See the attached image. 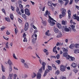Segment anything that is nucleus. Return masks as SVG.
<instances>
[{
	"label": "nucleus",
	"instance_id": "nucleus-1",
	"mask_svg": "<svg viewBox=\"0 0 79 79\" xmlns=\"http://www.w3.org/2000/svg\"><path fill=\"white\" fill-rule=\"evenodd\" d=\"M47 15H48L49 19L48 20V23H50V26H53L55 24V22H56V21L54 20L50 16V15H51L50 12L48 11V10H47L46 11L45 13L44 14V16L45 17L47 18Z\"/></svg>",
	"mask_w": 79,
	"mask_h": 79
},
{
	"label": "nucleus",
	"instance_id": "nucleus-2",
	"mask_svg": "<svg viewBox=\"0 0 79 79\" xmlns=\"http://www.w3.org/2000/svg\"><path fill=\"white\" fill-rule=\"evenodd\" d=\"M62 12L61 13L62 15H60L59 16V18L60 19H61L62 18V17H64L65 15H66V9H64V8H62L61 9Z\"/></svg>",
	"mask_w": 79,
	"mask_h": 79
},
{
	"label": "nucleus",
	"instance_id": "nucleus-3",
	"mask_svg": "<svg viewBox=\"0 0 79 79\" xmlns=\"http://www.w3.org/2000/svg\"><path fill=\"white\" fill-rule=\"evenodd\" d=\"M25 14L27 16H29L31 14L30 13V11H29V10L27 9H26L25 10Z\"/></svg>",
	"mask_w": 79,
	"mask_h": 79
},
{
	"label": "nucleus",
	"instance_id": "nucleus-4",
	"mask_svg": "<svg viewBox=\"0 0 79 79\" xmlns=\"http://www.w3.org/2000/svg\"><path fill=\"white\" fill-rule=\"evenodd\" d=\"M28 29H29V23L27 22L25 25L24 30L25 31H26L28 30Z\"/></svg>",
	"mask_w": 79,
	"mask_h": 79
},
{
	"label": "nucleus",
	"instance_id": "nucleus-5",
	"mask_svg": "<svg viewBox=\"0 0 79 79\" xmlns=\"http://www.w3.org/2000/svg\"><path fill=\"white\" fill-rule=\"evenodd\" d=\"M63 56L66 57V59L69 60V55H68V53L65 52L63 53Z\"/></svg>",
	"mask_w": 79,
	"mask_h": 79
},
{
	"label": "nucleus",
	"instance_id": "nucleus-6",
	"mask_svg": "<svg viewBox=\"0 0 79 79\" xmlns=\"http://www.w3.org/2000/svg\"><path fill=\"white\" fill-rule=\"evenodd\" d=\"M66 70V67L65 66L63 65H61L60 66V71L62 72H64Z\"/></svg>",
	"mask_w": 79,
	"mask_h": 79
},
{
	"label": "nucleus",
	"instance_id": "nucleus-7",
	"mask_svg": "<svg viewBox=\"0 0 79 79\" xmlns=\"http://www.w3.org/2000/svg\"><path fill=\"white\" fill-rule=\"evenodd\" d=\"M73 18L74 19H77L78 21H79V16H76V14L73 15Z\"/></svg>",
	"mask_w": 79,
	"mask_h": 79
},
{
	"label": "nucleus",
	"instance_id": "nucleus-8",
	"mask_svg": "<svg viewBox=\"0 0 79 79\" xmlns=\"http://www.w3.org/2000/svg\"><path fill=\"white\" fill-rule=\"evenodd\" d=\"M50 71V70H49L48 69H46V70L45 71L44 73V77H45V76H46L47 75V73H48Z\"/></svg>",
	"mask_w": 79,
	"mask_h": 79
},
{
	"label": "nucleus",
	"instance_id": "nucleus-9",
	"mask_svg": "<svg viewBox=\"0 0 79 79\" xmlns=\"http://www.w3.org/2000/svg\"><path fill=\"white\" fill-rule=\"evenodd\" d=\"M16 11L18 13V14H19L21 15V12H20V11H19V8L18 7H17L16 9Z\"/></svg>",
	"mask_w": 79,
	"mask_h": 79
},
{
	"label": "nucleus",
	"instance_id": "nucleus-10",
	"mask_svg": "<svg viewBox=\"0 0 79 79\" xmlns=\"http://www.w3.org/2000/svg\"><path fill=\"white\" fill-rule=\"evenodd\" d=\"M41 75L40 73H38L37 74V78L38 79H41Z\"/></svg>",
	"mask_w": 79,
	"mask_h": 79
},
{
	"label": "nucleus",
	"instance_id": "nucleus-11",
	"mask_svg": "<svg viewBox=\"0 0 79 79\" xmlns=\"http://www.w3.org/2000/svg\"><path fill=\"white\" fill-rule=\"evenodd\" d=\"M68 17L69 19L71 18V10H68Z\"/></svg>",
	"mask_w": 79,
	"mask_h": 79
},
{
	"label": "nucleus",
	"instance_id": "nucleus-12",
	"mask_svg": "<svg viewBox=\"0 0 79 79\" xmlns=\"http://www.w3.org/2000/svg\"><path fill=\"white\" fill-rule=\"evenodd\" d=\"M7 63L9 65V66H11V65H13V63L10 60V59H9L8 60V61H7Z\"/></svg>",
	"mask_w": 79,
	"mask_h": 79
},
{
	"label": "nucleus",
	"instance_id": "nucleus-13",
	"mask_svg": "<svg viewBox=\"0 0 79 79\" xmlns=\"http://www.w3.org/2000/svg\"><path fill=\"white\" fill-rule=\"evenodd\" d=\"M56 46H55L53 48V52H56V54L58 53V52L56 51Z\"/></svg>",
	"mask_w": 79,
	"mask_h": 79
},
{
	"label": "nucleus",
	"instance_id": "nucleus-14",
	"mask_svg": "<svg viewBox=\"0 0 79 79\" xmlns=\"http://www.w3.org/2000/svg\"><path fill=\"white\" fill-rule=\"evenodd\" d=\"M71 66H72V67L73 68H76L77 67V64H76V63H75L74 62H73L72 64L71 65Z\"/></svg>",
	"mask_w": 79,
	"mask_h": 79
},
{
	"label": "nucleus",
	"instance_id": "nucleus-15",
	"mask_svg": "<svg viewBox=\"0 0 79 79\" xmlns=\"http://www.w3.org/2000/svg\"><path fill=\"white\" fill-rule=\"evenodd\" d=\"M42 68L43 69V70L44 71V70H45V65H46V63H45V62H42Z\"/></svg>",
	"mask_w": 79,
	"mask_h": 79
},
{
	"label": "nucleus",
	"instance_id": "nucleus-16",
	"mask_svg": "<svg viewBox=\"0 0 79 79\" xmlns=\"http://www.w3.org/2000/svg\"><path fill=\"white\" fill-rule=\"evenodd\" d=\"M70 27L72 28L73 31H74V32H76V29L74 28H75V25H74V24H73V25H71Z\"/></svg>",
	"mask_w": 79,
	"mask_h": 79
},
{
	"label": "nucleus",
	"instance_id": "nucleus-17",
	"mask_svg": "<svg viewBox=\"0 0 79 79\" xmlns=\"http://www.w3.org/2000/svg\"><path fill=\"white\" fill-rule=\"evenodd\" d=\"M28 65H29V63H24V66L26 68H29V66Z\"/></svg>",
	"mask_w": 79,
	"mask_h": 79
},
{
	"label": "nucleus",
	"instance_id": "nucleus-18",
	"mask_svg": "<svg viewBox=\"0 0 79 79\" xmlns=\"http://www.w3.org/2000/svg\"><path fill=\"white\" fill-rule=\"evenodd\" d=\"M63 27L64 28V30L66 32H69V28H67V27H66V26H65V27L64 26H63Z\"/></svg>",
	"mask_w": 79,
	"mask_h": 79
},
{
	"label": "nucleus",
	"instance_id": "nucleus-19",
	"mask_svg": "<svg viewBox=\"0 0 79 79\" xmlns=\"http://www.w3.org/2000/svg\"><path fill=\"white\" fill-rule=\"evenodd\" d=\"M56 26L59 29H60L61 28V25L58 23H56Z\"/></svg>",
	"mask_w": 79,
	"mask_h": 79
},
{
	"label": "nucleus",
	"instance_id": "nucleus-20",
	"mask_svg": "<svg viewBox=\"0 0 79 79\" xmlns=\"http://www.w3.org/2000/svg\"><path fill=\"white\" fill-rule=\"evenodd\" d=\"M62 34H61V32H59L57 35L56 36V37L59 38V37H62Z\"/></svg>",
	"mask_w": 79,
	"mask_h": 79
},
{
	"label": "nucleus",
	"instance_id": "nucleus-21",
	"mask_svg": "<svg viewBox=\"0 0 79 79\" xmlns=\"http://www.w3.org/2000/svg\"><path fill=\"white\" fill-rule=\"evenodd\" d=\"M10 17L11 20H13V18L14 17V16H13V14H10Z\"/></svg>",
	"mask_w": 79,
	"mask_h": 79
},
{
	"label": "nucleus",
	"instance_id": "nucleus-22",
	"mask_svg": "<svg viewBox=\"0 0 79 79\" xmlns=\"http://www.w3.org/2000/svg\"><path fill=\"white\" fill-rule=\"evenodd\" d=\"M62 49H63V52H68V50L65 48H62Z\"/></svg>",
	"mask_w": 79,
	"mask_h": 79
},
{
	"label": "nucleus",
	"instance_id": "nucleus-23",
	"mask_svg": "<svg viewBox=\"0 0 79 79\" xmlns=\"http://www.w3.org/2000/svg\"><path fill=\"white\" fill-rule=\"evenodd\" d=\"M36 76H37V74L35 73L34 72H33V74L32 75V78H34Z\"/></svg>",
	"mask_w": 79,
	"mask_h": 79
},
{
	"label": "nucleus",
	"instance_id": "nucleus-24",
	"mask_svg": "<svg viewBox=\"0 0 79 79\" xmlns=\"http://www.w3.org/2000/svg\"><path fill=\"white\" fill-rule=\"evenodd\" d=\"M37 40V38H36L35 39V38H33L32 40V43L33 44H35V40Z\"/></svg>",
	"mask_w": 79,
	"mask_h": 79
},
{
	"label": "nucleus",
	"instance_id": "nucleus-25",
	"mask_svg": "<svg viewBox=\"0 0 79 79\" xmlns=\"http://www.w3.org/2000/svg\"><path fill=\"white\" fill-rule=\"evenodd\" d=\"M64 1H65V3L64 4L65 6H66L68 3H69V0H63Z\"/></svg>",
	"mask_w": 79,
	"mask_h": 79
},
{
	"label": "nucleus",
	"instance_id": "nucleus-26",
	"mask_svg": "<svg viewBox=\"0 0 79 79\" xmlns=\"http://www.w3.org/2000/svg\"><path fill=\"white\" fill-rule=\"evenodd\" d=\"M50 31L48 30L45 33V35H47V36H50L51 35L50 34L48 33V32H49Z\"/></svg>",
	"mask_w": 79,
	"mask_h": 79
},
{
	"label": "nucleus",
	"instance_id": "nucleus-27",
	"mask_svg": "<svg viewBox=\"0 0 79 79\" xmlns=\"http://www.w3.org/2000/svg\"><path fill=\"white\" fill-rule=\"evenodd\" d=\"M69 58H70V60H71L72 61H74L75 60V58L74 57L70 56H69Z\"/></svg>",
	"mask_w": 79,
	"mask_h": 79
},
{
	"label": "nucleus",
	"instance_id": "nucleus-28",
	"mask_svg": "<svg viewBox=\"0 0 79 79\" xmlns=\"http://www.w3.org/2000/svg\"><path fill=\"white\" fill-rule=\"evenodd\" d=\"M12 71V67H11V66H9V72L11 73Z\"/></svg>",
	"mask_w": 79,
	"mask_h": 79
},
{
	"label": "nucleus",
	"instance_id": "nucleus-29",
	"mask_svg": "<svg viewBox=\"0 0 79 79\" xmlns=\"http://www.w3.org/2000/svg\"><path fill=\"white\" fill-rule=\"evenodd\" d=\"M42 23L43 25V26H45L47 25V22H46V21H42Z\"/></svg>",
	"mask_w": 79,
	"mask_h": 79
},
{
	"label": "nucleus",
	"instance_id": "nucleus-30",
	"mask_svg": "<svg viewBox=\"0 0 79 79\" xmlns=\"http://www.w3.org/2000/svg\"><path fill=\"white\" fill-rule=\"evenodd\" d=\"M5 45V48H9V46H8V42H7L6 43Z\"/></svg>",
	"mask_w": 79,
	"mask_h": 79
},
{
	"label": "nucleus",
	"instance_id": "nucleus-31",
	"mask_svg": "<svg viewBox=\"0 0 79 79\" xmlns=\"http://www.w3.org/2000/svg\"><path fill=\"white\" fill-rule=\"evenodd\" d=\"M54 31L56 33H57L59 32V30L56 28H55L54 29Z\"/></svg>",
	"mask_w": 79,
	"mask_h": 79
},
{
	"label": "nucleus",
	"instance_id": "nucleus-32",
	"mask_svg": "<svg viewBox=\"0 0 79 79\" xmlns=\"http://www.w3.org/2000/svg\"><path fill=\"white\" fill-rule=\"evenodd\" d=\"M5 19L6 20V21H7V22H9V23H10V19L9 18L6 17L5 18Z\"/></svg>",
	"mask_w": 79,
	"mask_h": 79
},
{
	"label": "nucleus",
	"instance_id": "nucleus-33",
	"mask_svg": "<svg viewBox=\"0 0 79 79\" xmlns=\"http://www.w3.org/2000/svg\"><path fill=\"white\" fill-rule=\"evenodd\" d=\"M2 69L3 72H5V67H4V66H3V65L2 64Z\"/></svg>",
	"mask_w": 79,
	"mask_h": 79
},
{
	"label": "nucleus",
	"instance_id": "nucleus-34",
	"mask_svg": "<svg viewBox=\"0 0 79 79\" xmlns=\"http://www.w3.org/2000/svg\"><path fill=\"white\" fill-rule=\"evenodd\" d=\"M9 78H10V79H12V78L13 77V74H10L9 75Z\"/></svg>",
	"mask_w": 79,
	"mask_h": 79
},
{
	"label": "nucleus",
	"instance_id": "nucleus-35",
	"mask_svg": "<svg viewBox=\"0 0 79 79\" xmlns=\"http://www.w3.org/2000/svg\"><path fill=\"white\" fill-rule=\"evenodd\" d=\"M13 56L14 58V59H15L16 60H18V58H17L16 57V56L15 55V53L13 54Z\"/></svg>",
	"mask_w": 79,
	"mask_h": 79
},
{
	"label": "nucleus",
	"instance_id": "nucleus-36",
	"mask_svg": "<svg viewBox=\"0 0 79 79\" xmlns=\"http://www.w3.org/2000/svg\"><path fill=\"white\" fill-rule=\"evenodd\" d=\"M48 69H49V70L50 71H52V66L48 65Z\"/></svg>",
	"mask_w": 79,
	"mask_h": 79
},
{
	"label": "nucleus",
	"instance_id": "nucleus-37",
	"mask_svg": "<svg viewBox=\"0 0 79 79\" xmlns=\"http://www.w3.org/2000/svg\"><path fill=\"white\" fill-rule=\"evenodd\" d=\"M19 7L21 10V9H23V6L22 5H21V4H19Z\"/></svg>",
	"mask_w": 79,
	"mask_h": 79
},
{
	"label": "nucleus",
	"instance_id": "nucleus-38",
	"mask_svg": "<svg viewBox=\"0 0 79 79\" xmlns=\"http://www.w3.org/2000/svg\"><path fill=\"white\" fill-rule=\"evenodd\" d=\"M42 73V68L41 67L40 69L39 70V73H40H40Z\"/></svg>",
	"mask_w": 79,
	"mask_h": 79
},
{
	"label": "nucleus",
	"instance_id": "nucleus-39",
	"mask_svg": "<svg viewBox=\"0 0 79 79\" xmlns=\"http://www.w3.org/2000/svg\"><path fill=\"white\" fill-rule=\"evenodd\" d=\"M2 12H3V13H4L5 15H6V12H5V9H2Z\"/></svg>",
	"mask_w": 79,
	"mask_h": 79
},
{
	"label": "nucleus",
	"instance_id": "nucleus-40",
	"mask_svg": "<svg viewBox=\"0 0 79 79\" xmlns=\"http://www.w3.org/2000/svg\"><path fill=\"white\" fill-rule=\"evenodd\" d=\"M58 2H59V3H60V4H63V3H64L61 0H59Z\"/></svg>",
	"mask_w": 79,
	"mask_h": 79
},
{
	"label": "nucleus",
	"instance_id": "nucleus-41",
	"mask_svg": "<svg viewBox=\"0 0 79 79\" xmlns=\"http://www.w3.org/2000/svg\"><path fill=\"white\" fill-rule=\"evenodd\" d=\"M55 74H57V75H58V74H60V71H59V70H57L56 71Z\"/></svg>",
	"mask_w": 79,
	"mask_h": 79
},
{
	"label": "nucleus",
	"instance_id": "nucleus-42",
	"mask_svg": "<svg viewBox=\"0 0 79 79\" xmlns=\"http://www.w3.org/2000/svg\"><path fill=\"white\" fill-rule=\"evenodd\" d=\"M23 38H26V33H24L23 34Z\"/></svg>",
	"mask_w": 79,
	"mask_h": 79
},
{
	"label": "nucleus",
	"instance_id": "nucleus-43",
	"mask_svg": "<svg viewBox=\"0 0 79 79\" xmlns=\"http://www.w3.org/2000/svg\"><path fill=\"white\" fill-rule=\"evenodd\" d=\"M28 76L26 74H25L23 75V78H24V79H25V78L27 77Z\"/></svg>",
	"mask_w": 79,
	"mask_h": 79
},
{
	"label": "nucleus",
	"instance_id": "nucleus-44",
	"mask_svg": "<svg viewBox=\"0 0 79 79\" xmlns=\"http://www.w3.org/2000/svg\"><path fill=\"white\" fill-rule=\"evenodd\" d=\"M79 44H75V47H76V48H78V47H79Z\"/></svg>",
	"mask_w": 79,
	"mask_h": 79
},
{
	"label": "nucleus",
	"instance_id": "nucleus-45",
	"mask_svg": "<svg viewBox=\"0 0 79 79\" xmlns=\"http://www.w3.org/2000/svg\"><path fill=\"white\" fill-rule=\"evenodd\" d=\"M74 47V45L73 44H71L69 46V47L71 49H73V48Z\"/></svg>",
	"mask_w": 79,
	"mask_h": 79
},
{
	"label": "nucleus",
	"instance_id": "nucleus-46",
	"mask_svg": "<svg viewBox=\"0 0 79 79\" xmlns=\"http://www.w3.org/2000/svg\"><path fill=\"white\" fill-rule=\"evenodd\" d=\"M62 23L64 25H65L66 24V22L64 20H63L62 21Z\"/></svg>",
	"mask_w": 79,
	"mask_h": 79
},
{
	"label": "nucleus",
	"instance_id": "nucleus-47",
	"mask_svg": "<svg viewBox=\"0 0 79 79\" xmlns=\"http://www.w3.org/2000/svg\"><path fill=\"white\" fill-rule=\"evenodd\" d=\"M23 42H27V39L26 38H24V39L23 40Z\"/></svg>",
	"mask_w": 79,
	"mask_h": 79
},
{
	"label": "nucleus",
	"instance_id": "nucleus-48",
	"mask_svg": "<svg viewBox=\"0 0 79 79\" xmlns=\"http://www.w3.org/2000/svg\"><path fill=\"white\" fill-rule=\"evenodd\" d=\"M21 62L23 63H24L25 62V60H24L23 59H21Z\"/></svg>",
	"mask_w": 79,
	"mask_h": 79
},
{
	"label": "nucleus",
	"instance_id": "nucleus-49",
	"mask_svg": "<svg viewBox=\"0 0 79 79\" xmlns=\"http://www.w3.org/2000/svg\"><path fill=\"white\" fill-rule=\"evenodd\" d=\"M17 75L16 74H14V79H16V77H17Z\"/></svg>",
	"mask_w": 79,
	"mask_h": 79
},
{
	"label": "nucleus",
	"instance_id": "nucleus-50",
	"mask_svg": "<svg viewBox=\"0 0 79 79\" xmlns=\"http://www.w3.org/2000/svg\"><path fill=\"white\" fill-rule=\"evenodd\" d=\"M56 62L58 64H60V60H56Z\"/></svg>",
	"mask_w": 79,
	"mask_h": 79
},
{
	"label": "nucleus",
	"instance_id": "nucleus-51",
	"mask_svg": "<svg viewBox=\"0 0 79 79\" xmlns=\"http://www.w3.org/2000/svg\"><path fill=\"white\" fill-rule=\"evenodd\" d=\"M60 79H66V77L62 76L60 77Z\"/></svg>",
	"mask_w": 79,
	"mask_h": 79
},
{
	"label": "nucleus",
	"instance_id": "nucleus-52",
	"mask_svg": "<svg viewBox=\"0 0 79 79\" xmlns=\"http://www.w3.org/2000/svg\"><path fill=\"white\" fill-rule=\"evenodd\" d=\"M22 16L23 18H26V15L25 14H22Z\"/></svg>",
	"mask_w": 79,
	"mask_h": 79
},
{
	"label": "nucleus",
	"instance_id": "nucleus-53",
	"mask_svg": "<svg viewBox=\"0 0 79 79\" xmlns=\"http://www.w3.org/2000/svg\"><path fill=\"white\" fill-rule=\"evenodd\" d=\"M43 51L44 53H46V52H48V50H47L46 49H44L43 50Z\"/></svg>",
	"mask_w": 79,
	"mask_h": 79
},
{
	"label": "nucleus",
	"instance_id": "nucleus-54",
	"mask_svg": "<svg viewBox=\"0 0 79 79\" xmlns=\"http://www.w3.org/2000/svg\"><path fill=\"white\" fill-rule=\"evenodd\" d=\"M5 29V27H3L1 28V31H3Z\"/></svg>",
	"mask_w": 79,
	"mask_h": 79
},
{
	"label": "nucleus",
	"instance_id": "nucleus-55",
	"mask_svg": "<svg viewBox=\"0 0 79 79\" xmlns=\"http://www.w3.org/2000/svg\"><path fill=\"white\" fill-rule=\"evenodd\" d=\"M77 52H78V53H79V50L78 49H75L74 51V52L76 53Z\"/></svg>",
	"mask_w": 79,
	"mask_h": 79
},
{
	"label": "nucleus",
	"instance_id": "nucleus-56",
	"mask_svg": "<svg viewBox=\"0 0 79 79\" xmlns=\"http://www.w3.org/2000/svg\"><path fill=\"white\" fill-rule=\"evenodd\" d=\"M15 34L16 35V34H17V33H18V31H17L16 28H15Z\"/></svg>",
	"mask_w": 79,
	"mask_h": 79
},
{
	"label": "nucleus",
	"instance_id": "nucleus-57",
	"mask_svg": "<svg viewBox=\"0 0 79 79\" xmlns=\"http://www.w3.org/2000/svg\"><path fill=\"white\" fill-rule=\"evenodd\" d=\"M60 55L58 54L57 56H56V57L57 58V59H59L60 58Z\"/></svg>",
	"mask_w": 79,
	"mask_h": 79
},
{
	"label": "nucleus",
	"instance_id": "nucleus-58",
	"mask_svg": "<svg viewBox=\"0 0 79 79\" xmlns=\"http://www.w3.org/2000/svg\"><path fill=\"white\" fill-rule=\"evenodd\" d=\"M52 68H55V69H56V67L55 66V64H52Z\"/></svg>",
	"mask_w": 79,
	"mask_h": 79
},
{
	"label": "nucleus",
	"instance_id": "nucleus-59",
	"mask_svg": "<svg viewBox=\"0 0 79 79\" xmlns=\"http://www.w3.org/2000/svg\"><path fill=\"white\" fill-rule=\"evenodd\" d=\"M48 4L49 6H52V4H51V3L50 2H48Z\"/></svg>",
	"mask_w": 79,
	"mask_h": 79
},
{
	"label": "nucleus",
	"instance_id": "nucleus-60",
	"mask_svg": "<svg viewBox=\"0 0 79 79\" xmlns=\"http://www.w3.org/2000/svg\"><path fill=\"white\" fill-rule=\"evenodd\" d=\"M51 57L52 58H55V59H56V56H51Z\"/></svg>",
	"mask_w": 79,
	"mask_h": 79
},
{
	"label": "nucleus",
	"instance_id": "nucleus-61",
	"mask_svg": "<svg viewBox=\"0 0 79 79\" xmlns=\"http://www.w3.org/2000/svg\"><path fill=\"white\" fill-rule=\"evenodd\" d=\"M18 21L19 22V23H22V20L19 18Z\"/></svg>",
	"mask_w": 79,
	"mask_h": 79
},
{
	"label": "nucleus",
	"instance_id": "nucleus-62",
	"mask_svg": "<svg viewBox=\"0 0 79 79\" xmlns=\"http://www.w3.org/2000/svg\"><path fill=\"white\" fill-rule=\"evenodd\" d=\"M11 8L12 11H14V10H15L14 7L13 6H11Z\"/></svg>",
	"mask_w": 79,
	"mask_h": 79
},
{
	"label": "nucleus",
	"instance_id": "nucleus-63",
	"mask_svg": "<svg viewBox=\"0 0 79 79\" xmlns=\"http://www.w3.org/2000/svg\"><path fill=\"white\" fill-rule=\"evenodd\" d=\"M73 0H70V2L69 3L70 5H71L72 4V3L73 2Z\"/></svg>",
	"mask_w": 79,
	"mask_h": 79
},
{
	"label": "nucleus",
	"instance_id": "nucleus-64",
	"mask_svg": "<svg viewBox=\"0 0 79 79\" xmlns=\"http://www.w3.org/2000/svg\"><path fill=\"white\" fill-rule=\"evenodd\" d=\"M6 34H7V35H10V32H8V30L7 31Z\"/></svg>",
	"mask_w": 79,
	"mask_h": 79
}]
</instances>
